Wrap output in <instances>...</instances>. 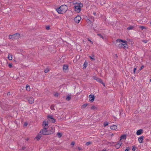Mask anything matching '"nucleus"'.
Wrapping results in <instances>:
<instances>
[{"instance_id":"obj_21","label":"nucleus","mask_w":151,"mask_h":151,"mask_svg":"<svg viewBox=\"0 0 151 151\" xmlns=\"http://www.w3.org/2000/svg\"><path fill=\"white\" fill-rule=\"evenodd\" d=\"M106 2L105 0H100V4L101 5H103Z\"/></svg>"},{"instance_id":"obj_35","label":"nucleus","mask_w":151,"mask_h":151,"mask_svg":"<svg viewBox=\"0 0 151 151\" xmlns=\"http://www.w3.org/2000/svg\"><path fill=\"white\" fill-rule=\"evenodd\" d=\"M58 95L59 93H56L54 94V96L55 97H58Z\"/></svg>"},{"instance_id":"obj_25","label":"nucleus","mask_w":151,"mask_h":151,"mask_svg":"<svg viewBox=\"0 0 151 151\" xmlns=\"http://www.w3.org/2000/svg\"><path fill=\"white\" fill-rule=\"evenodd\" d=\"M89 57L90 58L91 60V61H93L95 60V59L94 58H93L91 56H89Z\"/></svg>"},{"instance_id":"obj_49","label":"nucleus","mask_w":151,"mask_h":151,"mask_svg":"<svg viewBox=\"0 0 151 151\" xmlns=\"http://www.w3.org/2000/svg\"><path fill=\"white\" fill-rule=\"evenodd\" d=\"M82 108H84L85 107V104H83L82 106Z\"/></svg>"},{"instance_id":"obj_19","label":"nucleus","mask_w":151,"mask_h":151,"mask_svg":"<svg viewBox=\"0 0 151 151\" xmlns=\"http://www.w3.org/2000/svg\"><path fill=\"white\" fill-rule=\"evenodd\" d=\"M91 109L94 111H96L97 109V107L96 106H93L91 107Z\"/></svg>"},{"instance_id":"obj_11","label":"nucleus","mask_w":151,"mask_h":151,"mask_svg":"<svg viewBox=\"0 0 151 151\" xmlns=\"http://www.w3.org/2000/svg\"><path fill=\"white\" fill-rule=\"evenodd\" d=\"M122 144V143L121 142V141H119L117 142V144L115 145V147L117 149L119 148Z\"/></svg>"},{"instance_id":"obj_29","label":"nucleus","mask_w":151,"mask_h":151,"mask_svg":"<svg viewBox=\"0 0 151 151\" xmlns=\"http://www.w3.org/2000/svg\"><path fill=\"white\" fill-rule=\"evenodd\" d=\"M71 99V97L70 96H68L66 98V100L68 101H69Z\"/></svg>"},{"instance_id":"obj_6","label":"nucleus","mask_w":151,"mask_h":151,"mask_svg":"<svg viewBox=\"0 0 151 151\" xmlns=\"http://www.w3.org/2000/svg\"><path fill=\"white\" fill-rule=\"evenodd\" d=\"M42 126L43 129H48L49 127L48 122L43 121Z\"/></svg>"},{"instance_id":"obj_24","label":"nucleus","mask_w":151,"mask_h":151,"mask_svg":"<svg viewBox=\"0 0 151 151\" xmlns=\"http://www.w3.org/2000/svg\"><path fill=\"white\" fill-rule=\"evenodd\" d=\"M57 136L58 137L60 138L61 137L62 134L61 133L59 132H58L57 133Z\"/></svg>"},{"instance_id":"obj_3","label":"nucleus","mask_w":151,"mask_h":151,"mask_svg":"<svg viewBox=\"0 0 151 151\" xmlns=\"http://www.w3.org/2000/svg\"><path fill=\"white\" fill-rule=\"evenodd\" d=\"M75 5V11L78 13H79L81 11V8L83 6V5L81 3H74Z\"/></svg>"},{"instance_id":"obj_59","label":"nucleus","mask_w":151,"mask_h":151,"mask_svg":"<svg viewBox=\"0 0 151 151\" xmlns=\"http://www.w3.org/2000/svg\"><path fill=\"white\" fill-rule=\"evenodd\" d=\"M150 82H151V79H150Z\"/></svg>"},{"instance_id":"obj_47","label":"nucleus","mask_w":151,"mask_h":151,"mask_svg":"<svg viewBox=\"0 0 151 151\" xmlns=\"http://www.w3.org/2000/svg\"><path fill=\"white\" fill-rule=\"evenodd\" d=\"M88 40L89 41H90L91 44H93V42L91 41L89 39H88Z\"/></svg>"},{"instance_id":"obj_39","label":"nucleus","mask_w":151,"mask_h":151,"mask_svg":"<svg viewBox=\"0 0 151 151\" xmlns=\"http://www.w3.org/2000/svg\"><path fill=\"white\" fill-rule=\"evenodd\" d=\"M27 125V122H25L24 124V126L26 127Z\"/></svg>"},{"instance_id":"obj_8","label":"nucleus","mask_w":151,"mask_h":151,"mask_svg":"<svg viewBox=\"0 0 151 151\" xmlns=\"http://www.w3.org/2000/svg\"><path fill=\"white\" fill-rule=\"evenodd\" d=\"M86 22L88 24L87 26H89L90 27H91L93 25V22L92 21L88 19H86Z\"/></svg>"},{"instance_id":"obj_33","label":"nucleus","mask_w":151,"mask_h":151,"mask_svg":"<svg viewBox=\"0 0 151 151\" xmlns=\"http://www.w3.org/2000/svg\"><path fill=\"white\" fill-rule=\"evenodd\" d=\"M97 35L99 36L100 37H101V38H102L103 39H104L103 37L101 34H98Z\"/></svg>"},{"instance_id":"obj_23","label":"nucleus","mask_w":151,"mask_h":151,"mask_svg":"<svg viewBox=\"0 0 151 151\" xmlns=\"http://www.w3.org/2000/svg\"><path fill=\"white\" fill-rule=\"evenodd\" d=\"M41 137V136L40 135H38L35 138L37 140H39Z\"/></svg>"},{"instance_id":"obj_26","label":"nucleus","mask_w":151,"mask_h":151,"mask_svg":"<svg viewBox=\"0 0 151 151\" xmlns=\"http://www.w3.org/2000/svg\"><path fill=\"white\" fill-rule=\"evenodd\" d=\"M139 28H140L142 29L143 30V29H147V28L143 26H141L139 27Z\"/></svg>"},{"instance_id":"obj_12","label":"nucleus","mask_w":151,"mask_h":151,"mask_svg":"<svg viewBox=\"0 0 151 151\" xmlns=\"http://www.w3.org/2000/svg\"><path fill=\"white\" fill-rule=\"evenodd\" d=\"M47 118L49 119L50 121L52 123H54L55 122V120L50 115L48 116H47Z\"/></svg>"},{"instance_id":"obj_43","label":"nucleus","mask_w":151,"mask_h":151,"mask_svg":"<svg viewBox=\"0 0 151 151\" xmlns=\"http://www.w3.org/2000/svg\"><path fill=\"white\" fill-rule=\"evenodd\" d=\"M7 96H10V95H11V93L10 92H8L7 93Z\"/></svg>"},{"instance_id":"obj_15","label":"nucleus","mask_w":151,"mask_h":151,"mask_svg":"<svg viewBox=\"0 0 151 151\" xmlns=\"http://www.w3.org/2000/svg\"><path fill=\"white\" fill-rule=\"evenodd\" d=\"M143 138L144 137L143 136H141L140 137H139L138 140L140 143H142L143 142Z\"/></svg>"},{"instance_id":"obj_40","label":"nucleus","mask_w":151,"mask_h":151,"mask_svg":"<svg viewBox=\"0 0 151 151\" xmlns=\"http://www.w3.org/2000/svg\"><path fill=\"white\" fill-rule=\"evenodd\" d=\"M129 147H127V149L125 150V151H129Z\"/></svg>"},{"instance_id":"obj_60","label":"nucleus","mask_w":151,"mask_h":151,"mask_svg":"<svg viewBox=\"0 0 151 151\" xmlns=\"http://www.w3.org/2000/svg\"><path fill=\"white\" fill-rule=\"evenodd\" d=\"M150 24H151V22H150Z\"/></svg>"},{"instance_id":"obj_7","label":"nucleus","mask_w":151,"mask_h":151,"mask_svg":"<svg viewBox=\"0 0 151 151\" xmlns=\"http://www.w3.org/2000/svg\"><path fill=\"white\" fill-rule=\"evenodd\" d=\"M81 18L79 16H77L74 19V20L75 22L77 23H78L81 20Z\"/></svg>"},{"instance_id":"obj_18","label":"nucleus","mask_w":151,"mask_h":151,"mask_svg":"<svg viewBox=\"0 0 151 151\" xmlns=\"http://www.w3.org/2000/svg\"><path fill=\"white\" fill-rule=\"evenodd\" d=\"M110 128L112 130H116L117 128V127L116 125H112L110 127Z\"/></svg>"},{"instance_id":"obj_52","label":"nucleus","mask_w":151,"mask_h":151,"mask_svg":"<svg viewBox=\"0 0 151 151\" xmlns=\"http://www.w3.org/2000/svg\"><path fill=\"white\" fill-rule=\"evenodd\" d=\"M110 135L112 137V136H113V135H114V134H112H112H110Z\"/></svg>"},{"instance_id":"obj_57","label":"nucleus","mask_w":151,"mask_h":151,"mask_svg":"<svg viewBox=\"0 0 151 151\" xmlns=\"http://www.w3.org/2000/svg\"><path fill=\"white\" fill-rule=\"evenodd\" d=\"M87 105L86 104V105H85V106L86 107Z\"/></svg>"},{"instance_id":"obj_13","label":"nucleus","mask_w":151,"mask_h":151,"mask_svg":"<svg viewBox=\"0 0 151 151\" xmlns=\"http://www.w3.org/2000/svg\"><path fill=\"white\" fill-rule=\"evenodd\" d=\"M13 36V38H14V39H18L20 37V35L18 33H16L15 34H14Z\"/></svg>"},{"instance_id":"obj_30","label":"nucleus","mask_w":151,"mask_h":151,"mask_svg":"<svg viewBox=\"0 0 151 151\" xmlns=\"http://www.w3.org/2000/svg\"><path fill=\"white\" fill-rule=\"evenodd\" d=\"M49 69L48 68H46L44 72L45 73H47L49 71Z\"/></svg>"},{"instance_id":"obj_42","label":"nucleus","mask_w":151,"mask_h":151,"mask_svg":"<svg viewBox=\"0 0 151 151\" xmlns=\"http://www.w3.org/2000/svg\"><path fill=\"white\" fill-rule=\"evenodd\" d=\"M132 150L133 151H134L135 150V148L134 146L133 147Z\"/></svg>"},{"instance_id":"obj_14","label":"nucleus","mask_w":151,"mask_h":151,"mask_svg":"<svg viewBox=\"0 0 151 151\" xmlns=\"http://www.w3.org/2000/svg\"><path fill=\"white\" fill-rule=\"evenodd\" d=\"M143 132V130L142 129H140L138 130L136 132L137 135H140Z\"/></svg>"},{"instance_id":"obj_56","label":"nucleus","mask_w":151,"mask_h":151,"mask_svg":"<svg viewBox=\"0 0 151 151\" xmlns=\"http://www.w3.org/2000/svg\"><path fill=\"white\" fill-rule=\"evenodd\" d=\"M90 8H91V7H90V8H89V7H88V10H89V9H90Z\"/></svg>"},{"instance_id":"obj_2","label":"nucleus","mask_w":151,"mask_h":151,"mask_svg":"<svg viewBox=\"0 0 151 151\" xmlns=\"http://www.w3.org/2000/svg\"><path fill=\"white\" fill-rule=\"evenodd\" d=\"M68 10V7L65 5H63L60 6L59 7L56 9L57 12L60 14H63Z\"/></svg>"},{"instance_id":"obj_50","label":"nucleus","mask_w":151,"mask_h":151,"mask_svg":"<svg viewBox=\"0 0 151 151\" xmlns=\"http://www.w3.org/2000/svg\"><path fill=\"white\" fill-rule=\"evenodd\" d=\"M85 62H84V63L83 64V68H84V67H85Z\"/></svg>"},{"instance_id":"obj_9","label":"nucleus","mask_w":151,"mask_h":151,"mask_svg":"<svg viewBox=\"0 0 151 151\" xmlns=\"http://www.w3.org/2000/svg\"><path fill=\"white\" fill-rule=\"evenodd\" d=\"M27 99L28 101L30 104H32L34 102V99L32 97H29L27 98Z\"/></svg>"},{"instance_id":"obj_53","label":"nucleus","mask_w":151,"mask_h":151,"mask_svg":"<svg viewBox=\"0 0 151 151\" xmlns=\"http://www.w3.org/2000/svg\"><path fill=\"white\" fill-rule=\"evenodd\" d=\"M86 63V65H87V64H88V63L87 62H86V63Z\"/></svg>"},{"instance_id":"obj_27","label":"nucleus","mask_w":151,"mask_h":151,"mask_svg":"<svg viewBox=\"0 0 151 151\" xmlns=\"http://www.w3.org/2000/svg\"><path fill=\"white\" fill-rule=\"evenodd\" d=\"M92 144V142H87L86 143V145L87 146H88L89 145L91 144Z\"/></svg>"},{"instance_id":"obj_17","label":"nucleus","mask_w":151,"mask_h":151,"mask_svg":"<svg viewBox=\"0 0 151 151\" xmlns=\"http://www.w3.org/2000/svg\"><path fill=\"white\" fill-rule=\"evenodd\" d=\"M126 135L125 134L122 135L120 138L119 141H121V140L123 139H126Z\"/></svg>"},{"instance_id":"obj_1","label":"nucleus","mask_w":151,"mask_h":151,"mask_svg":"<svg viewBox=\"0 0 151 151\" xmlns=\"http://www.w3.org/2000/svg\"><path fill=\"white\" fill-rule=\"evenodd\" d=\"M42 129L39 133L40 134H42L43 135H49L53 133L54 130L52 128L48 129Z\"/></svg>"},{"instance_id":"obj_58","label":"nucleus","mask_w":151,"mask_h":151,"mask_svg":"<svg viewBox=\"0 0 151 151\" xmlns=\"http://www.w3.org/2000/svg\"><path fill=\"white\" fill-rule=\"evenodd\" d=\"M93 14H95V13H93Z\"/></svg>"},{"instance_id":"obj_32","label":"nucleus","mask_w":151,"mask_h":151,"mask_svg":"<svg viewBox=\"0 0 151 151\" xmlns=\"http://www.w3.org/2000/svg\"><path fill=\"white\" fill-rule=\"evenodd\" d=\"M116 41L118 42H121L122 41V40L120 39H117Z\"/></svg>"},{"instance_id":"obj_51","label":"nucleus","mask_w":151,"mask_h":151,"mask_svg":"<svg viewBox=\"0 0 151 151\" xmlns=\"http://www.w3.org/2000/svg\"><path fill=\"white\" fill-rule=\"evenodd\" d=\"M78 150H81V148H80V147H78Z\"/></svg>"},{"instance_id":"obj_44","label":"nucleus","mask_w":151,"mask_h":151,"mask_svg":"<svg viewBox=\"0 0 151 151\" xmlns=\"http://www.w3.org/2000/svg\"><path fill=\"white\" fill-rule=\"evenodd\" d=\"M136 69H136V68H134V71H134V73H135V71H136Z\"/></svg>"},{"instance_id":"obj_22","label":"nucleus","mask_w":151,"mask_h":151,"mask_svg":"<svg viewBox=\"0 0 151 151\" xmlns=\"http://www.w3.org/2000/svg\"><path fill=\"white\" fill-rule=\"evenodd\" d=\"M8 58L9 60H12V55H11L9 54L8 56Z\"/></svg>"},{"instance_id":"obj_38","label":"nucleus","mask_w":151,"mask_h":151,"mask_svg":"<svg viewBox=\"0 0 151 151\" xmlns=\"http://www.w3.org/2000/svg\"><path fill=\"white\" fill-rule=\"evenodd\" d=\"M142 41L143 42L145 43H147V40H142Z\"/></svg>"},{"instance_id":"obj_48","label":"nucleus","mask_w":151,"mask_h":151,"mask_svg":"<svg viewBox=\"0 0 151 151\" xmlns=\"http://www.w3.org/2000/svg\"><path fill=\"white\" fill-rule=\"evenodd\" d=\"M26 148V147H23L22 148V149L23 150H24Z\"/></svg>"},{"instance_id":"obj_37","label":"nucleus","mask_w":151,"mask_h":151,"mask_svg":"<svg viewBox=\"0 0 151 151\" xmlns=\"http://www.w3.org/2000/svg\"><path fill=\"white\" fill-rule=\"evenodd\" d=\"M122 42L124 43V44H127V41L125 40H122Z\"/></svg>"},{"instance_id":"obj_54","label":"nucleus","mask_w":151,"mask_h":151,"mask_svg":"<svg viewBox=\"0 0 151 151\" xmlns=\"http://www.w3.org/2000/svg\"><path fill=\"white\" fill-rule=\"evenodd\" d=\"M50 108L52 110L53 109H52V106H50Z\"/></svg>"},{"instance_id":"obj_4","label":"nucleus","mask_w":151,"mask_h":151,"mask_svg":"<svg viewBox=\"0 0 151 151\" xmlns=\"http://www.w3.org/2000/svg\"><path fill=\"white\" fill-rule=\"evenodd\" d=\"M93 78L94 80H96L97 81L102 84L104 86H105V84L103 82L102 80L100 78H99L95 76H93Z\"/></svg>"},{"instance_id":"obj_28","label":"nucleus","mask_w":151,"mask_h":151,"mask_svg":"<svg viewBox=\"0 0 151 151\" xmlns=\"http://www.w3.org/2000/svg\"><path fill=\"white\" fill-rule=\"evenodd\" d=\"M13 35H9V38L10 39L13 40L14 38H13Z\"/></svg>"},{"instance_id":"obj_45","label":"nucleus","mask_w":151,"mask_h":151,"mask_svg":"<svg viewBox=\"0 0 151 151\" xmlns=\"http://www.w3.org/2000/svg\"><path fill=\"white\" fill-rule=\"evenodd\" d=\"M9 68H11L12 67V64H9Z\"/></svg>"},{"instance_id":"obj_34","label":"nucleus","mask_w":151,"mask_h":151,"mask_svg":"<svg viewBox=\"0 0 151 151\" xmlns=\"http://www.w3.org/2000/svg\"><path fill=\"white\" fill-rule=\"evenodd\" d=\"M108 124V122H105L104 124V126L105 127H106V126H107Z\"/></svg>"},{"instance_id":"obj_16","label":"nucleus","mask_w":151,"mask_h":151,"mask_svg":"<svg viewBox=\"0 0 151 151\" xmlns=\"http://www.w3.org/2000/svg\"><path fill=\"white\" fill-rule=\"evenodd\" d=\"M68 69V66L67 65H64L63 67V70L65 72Z\"/></svg>"},{"instance_id":"obj_55","label":"nucleus","mask_w":151,"mask_h":151,"mask_svg":"<svg viewBox=\"0 0 151 151\" xmlns=\"http://www.w3.org/2000/svg\"><path fill=\"white\" fill-rule=\"evenodd\" d=\"M102 151H106V150L105 149H103Z\"/></svg>"},{"instance_id":"obj_46","label":"nucleus","mask_w":151,"mask_h":151,"mask_svg":"<svg viewBox=\"0 0 151 151\" xmlns=\"http://www.w3.org/2000/svg\"><path fill=\"white\" fill-rule=\"evenodd\" d=\"M144 67V66H141L140 68H139V70H141L142 69V68Z\"/></svg>"},{"instance_id":"obj_41","label":"nucleus","mask_w":151,"mask_h":151,"mask_svg":"<svg viewBox=\"0 0 151 151\" xmlns=\"http://www.w3.org/2000/svg\"><path fill=\"white\" fill-rule=\"evenodd\" d=\"M46 29L47 30H49L50 29V27L49 26L46 27Z\"/></svg>"},{"instance_id":"obj_20","label":"nucleus","mask_w":151,"mask_h":151,"mask_svg":"<svg viewBox=\"0 0 151 151\" xmlns=\"http://www.w3.org/2000/svg\"><path fill=\"white\" fill-rule=\"evenodd\" d=\"M26 89L27 91H29L30 90V87L28 85H27L26 86Z\"/></svg>"},{"instance_id":"obj_5","label":"nucleus","mask_w":151,"mask_h":151,"mask_svg":"<svg viewBox=\"0 0 151 151\" xmlns=\"http://www.w3.org/2000/svg\"><path fill=\"white\" fill-rule=\"evenodd\" d=\"M119 48H123L124 49L127 48L128 47V46L127 44H120L119 45Z\"/></svg>"},{"instance_id":"obj_36","label":"nucleus","mask_w":151,"mask_h":151,"mask_svg":"<svg viewBox=\"0 0 151 151\" xmlns=\"http://www.w3.org/2000/svg\"><path fill=\"white\" fill-rule=\"evenodd\" d=\"M75 144V142H71V145L72 146H73Z\"/></svg>"},{"instance_id":"obj_10","label":"nucleus","mask_w":151,"mask_h":151,"mask_svg":"<svg viewBox=\"0 0 151 151\" xmlns=\"http://www.w3.org/2000/svg\"><path fill=\"white\" fill-rule=\"evenodd\" d=\"M89 101L91 102H93L95 96L93 95H90L89 96Z\"/></svg>"},{"instance_id":"obj_31","label":"nucleus","mask_w":151,"mask_h":151,"mask_svg":"<svg viewBox=\"0 0 151 151\" xmlns=\"http://www.w3.org/2000/svg\"><path fill=\"white\" fill-rule=\"evenodd\" d=\"M133 26H130L127 28V29L128 30H130L131 29H132L133 28Z\"/></svg>"}]
</instances>
